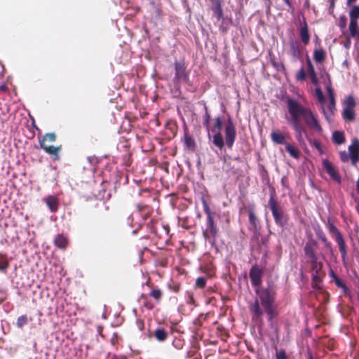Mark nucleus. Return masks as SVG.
<instances>
[{
	"instance_id": "nucleus-1",
	"label": "nucleus",
	"mask_w": 359,
	"mask_h": 359,
	"mask_svg": "<svg viewBox=\"0 0 359 359\" xmlns=\"http://www.w3.org/2000/svg\"><path fill=\"white\" fill-rule=\"evenodd\" d=\"M255 293L258 295L259 298L256 299L253 303L250 305V311L252 315V320L255 322H262V316L264 314V308L266 312L268 320H273V318L278 316L276 307L274 305L276 292L271 287L267 288L257 289Z\"/></svg>"
},
{
	"instance_id": "nucleus-2",
	"label": "nucleus",
	"mask_w": 359,
	"mask_h": 359,
	"mask_svg": "<svg viewBox=\"0 0 359 359\" xmlns=\"http://www.w3.org/2000/svg\"><path fill=\"white\" fill-rule=\"evenodd\" d=\"M222 126V118L219 116L215 118L212 126H210V130L215 133L212 136V143L220 150L224 148L225 144L229 149H231L236 137L235 125L231 119H229L224 127L225 141L221 133Z\"/></svg>"
},
{
	"instance_id": "nucleus-3",
	"label": "nucleus",
	"mask_w": 359,
	"mask_h": 359,
	"mask_svg": "<svg viewBox=\"0 0 359 359\" xmlns=\"http://www.w3.org/2000/svg\"><path fill=\"white\" fill-rule=\"evenodd\" d=\"M287 107H290L298 118L301 120L303 118L305 123L316 132L321 133L323 128L319 124L317 118L314 116L311 110L304 107L296 99L289 98L287 100Z\"/></svg>"
},
{
	"instance_id": "nucleus-4",
	"label": "nucleus",
	"mask_w": 359,
	"mask_h": 359,
	"mask_svg": "<svg viewBox=\"0 0 359 359\" xmlns=\"http://www.w3.org/2000/svg\"><path fill=\"white\" fill-rule=\"evenodd\" d=\"M268 205L271 211L276 224L284 229L288 224L290 217L280 205L274 190L271 192Z\"/></svg>"
},
{
	"instance_id": "nucleus-5",
	"label": "nucleus",
	"mask_w": 359,
	"mask_h": 359,
	"mask_svg": "<svg viewBox=\"0 0 359 359\" xmlns=\"http://www.w3.org/2000/svg\"><path fill=\"white\" fill-rule=\"evenodd\" d=\"M204 212L207 215L206 229L203 231L204 238L210 243H214L218 233V228L215 222L214 217L209 206L205 203Z\"/></svg>"
},
{
	"instance_id": "nucleus-6",
	"label": "nucleus",
	"mask_w": 359,
	"mask_h": 359,
	"mask_svg": "<svg viewBox=\"0 0 359 359\" xmlns=\"http://www.w3.org/2000/svg\"><path fill=\"white\" fill-rule=\"evenodd\" d=\"M56 140V135L54 133L45 134L42 139L39 140V145L44 151L49 155L53 156L54 160H59V152L62 149V146L54 147L49 145L48 143L53 142Z\"/></svg>"
},
{
	"instance_id": "nucleus-7",
	"label": "nucleus",
	"mask_w": 359,
	"mask_h": 359,
	"mask_svg": "<svg viewBox=\"0 0 359 359\" xmlns=\"http://www.w3.org/2000/svg\"><path fill=\"white\" fill-rule=\"evenodd\" d=\"M175 76L172 82L175 87L180 88L182 83H187L189 80V72L187 70L184 61L180 60L174 62Z\"/></svg>"
},
{
	"instance_id": "nucleus-8",
	"label": "nucleus",
	"mask_w": 359,
	"mask_h": 359,
	"mask_svg": "<svg viewBox=\"0 0 359 359\" xmlns=\"http://www.w3.org/2000/svg\"><path fill=\"white\" fill-rule=\"evenodd\" d=\"M288 112L290 115V118L288 122L292 125L295 134V138L299 143H304V140L303 135L306 133V128L301 123V120L298 118L296 114L293 111L290 107H287Z\"/></svg>"
},
{
	"instance_id": "nucleus-9",
	"label": "nucleus",
	"mask_w": 359,
	"mask_h": 359,
	"mask_svg": "<svg viewBox=\"0 0 359 359\" xmlns=\"http://www.w3.org/2000/svg\"><path fill=\"white\" fill-rule=\"evenodd\" d=\"M326 90L329 98V104L325 108L322 107L323 113L325 119L328 122H331V118L334 115L337 110L336 100L334 89L332 87L331 82L330 81L326 86Z\"/></svg>"
},
{
	"instance_id": "nucleus-10",
	"label": "nucleus",
	"mask_w": 359,
	"mask_h": 359,
	"mask_svg": "<svg viewBox=\"0 0 359 359\" xmlns=\"http://www.w3.org/2000/svg\"><path fill=\"white\" fill-rule=\"evenodd\" d=\"M263 274V270L257 265L251 267L249 276L253 287H259L262 285Z\"/></svg>"
},
{
	"instance_id": "nucleus-11",
	"label": "nucleus",
	"mask_w": 359,
	"mask_h": 359,
	"mask_svg": "<svg viewBox=\"0 0 359 359\" xmlns=\"http://www.w3.org/2000/svg\"><path fill=\"white\" fill-rule=\"evenodd\" d=\"M317 246L318 242L314 239H310L305 243L304 247V252L308 260L314 259V258L318 257L316 253Z\"/></svg>"
},
{
	"instance_id": "nucleus-12",
	"label": "nucleus",
	"mask_w": 359,
	"mask_h": 359,
	"mask_svg": "<svg viewBox=\"0 0 359 359\" xmlns=\"http://www.w3.org/2000/svg\"><path fill=\"white\" fill-rule=\"evenodd\" d=\"M323 165L331 178L339 183L341 182L340 176L339 175L337 171L335 170L331 162H330L327 159H324L323 161Z\"/></svg>"
},
{
	"instance_id": "nucleus-13",
	"label": "nucleus",
	"mask_w": 359,
	"mask_h": 359,
	"mask_svg": "<svg viewBox=\"0 0 359 359\" xmlns=\"http://www.w3.org/2000/svg\"><path fill=\"white\" fill-rule=\"evenodd\" d=\"M349 154L353 164H355L359 161V141L355 140L348 147Z\"/></svg>"
},
{
	"instance_id": "nucleus-14",
	"label": "nucleus",
	"mask_w": 359,
	"mask_h": 359,
	"mask_svg": "<svg viewBox=\"0 0 359 359\" xmlns=\"http://www.w3.org/2000/svg\"><path fill=\"white\" fill-rule=\"evenodd\" d=\"M212 5L211 9L213 11L214 14L217 17V20H219L223 18V11L222 6V1L221 0H210Z\"/></svg>"
},
{
	"instance_id": "nucleus-15",
	"label": "nucleus",
	"mask_w": 359,
	"mask_h": 359,
	"mask_svg": "<svg viewBox=\"0 0 359 359\" xmlns=\"http://www.w3.org/2000/svg\"><path fill=\"white\" fill-rule=\"evenodd\" d=\"M334 240L339 245L341 260L345 264L347 257V245L346 244L345 240L343 236H340L339 238H337Z\"/></svg>"
},
{
	"instance_id": "nucleus-16",
	"label": "nucleus",
	"mask_w": 359,
	"mask_h": 359,
	"mask_svg": "<svg viewBox=\"0 0 359 359\" xmlns=\"http://www.w3.org/2000/svg\"><path fill=\"white\" fill-rule=\"evenodd\" d=\"M271 140L276 144H286L285 135L278 130H273L271 133Z\"/></svg>"
},
{
	"instance_id": "nucleus-17",
	"label": "nucleus",
	"mask_w": 359,
	"mask_h": 359,
	"mask_svg": "<svg viewBox=\"0 0 359 359\" xmlns=\"http://www.w3.org/2000/svg\"><path fill=\"white\" fill-rule=\"evenodd\" d=\"M299 35L302 43L304 45L309 44L310 41V34L309 33L307 23L305 20L299 29Z\"/></svg>"
},
{
	"instance_id": "nucleus-18",
	"label": "nucleus",
	"mask_w": 359,
	"mask_h": 359,
	"mask_svg": "<svg viewBox=\"0 0 359 359\" xmlns=\"http://www.w3.org/2000/svg\"><path fill=\"white\" fill-rule=\"evenodd\" d=\"M306 65H307V72H308L309 76L311 79V83L313 85H317L318 83V79L317 77V74L315 71L314 67L312 65L311 60L309 57L306 60Z\"/></svg>"
},
{
	"instance_id": "nucleus-19",
	"label": "nucleus",
	"mask_w": 359,
	"mask_h": 359,
	"mask_svg": "<svg viewBox=\"0 0 359 359\" xmlns=\"http://www.w3.org/2000/svg\"><path fill=\"white\" fill-rule=\"evenodd\" d=\"M149 296L154 300L156 304H159L163 298V292L158 287H152Z\"/></svg>"
},
{
	"instance_id": "nucleus-20",
	"label": "nucleus",
	"mask_w": 359,
	"mask_h": 359,
	"mask_svg": "<svg viewBox=\"0 0 359 359\" xmlns=\"http://www.w3.org/2000/svg\"><path fill=\"white\" fill-rule=\"evenodd\" d=\"M307 262L310 264L313 273H323L322 271L323 263L321 262H318V257L314 258V259L307 260Z\"/></svg>"
},
{
	"instance_id": "nucleus-21",
	"label": "nucleus",
	"mask_w": 359,
	"mask_h": 359,
	"mask_svg": "<svg viewBox=\"0 0 359 359\" xmlns=\"http://www.w3.org/2000/svg\"><path fill=\"white\" fill-rule=\"evenodd\" d=\"M55 245L62 250H65L68 245V239L63 234H57L54 240Z\"/></svg>"
},
{
	"instance_id": "nucleus-22",
	"label": "nucleus",
	"mask_w": 359,
	"mask_h": 359,
	"mask_svg": "<svg viewBox=\"0 0 359 359\" xmlns=\"http://www.w3.org/2000/svg\"><path fill=\"white\" fill-rule=\"evenodd\" d=\"M154 336L158 341L163 342L168 337V332L163 327H158L154 331Z\"/></svg>"
},
{
	"instance_id": "nucleus-23",
	"label": "nucleus",
	"mask_w": 359,
	"mask_h": 359,
	"mask_svg": "<svg viewBox=\"0 0 359 359\" xmlns=\"http://www.w3.org/2000/svg\"><path fill=\"white\" fill-rule=\"evenodd\" d=\"M316 235L321 240V241L325 244V248L330 251V253H333V248L332 243L327 241V238L323 232V231L320 229L317 230Z\"/></svg>"
},
{
	"instance_id": "nucleus-24",
	"label": "nucleus",
	"mask_w": 359,
	"mask_h": 359,
	"mask_svg": "<svg viewBox=\"0 0 359 359\" xmlns=\"http://www.w3.org/2000/svg\"><path fill=\"white\" fill-rule=\"evenodd\" d=\"M46 205L52 212H57L58 209V200L53 196H49L46 199Z\"/></svg>"
},
{
	"instance_id": "nucleus-25",
	"label": "nucleus",
	"mask_w": 359,
	"mask_h": 359,
	"mask_svg": "<svg viewBox=\"0 0 359 359\" xmlns=\"http://www.w3.org/2000/svg\"><path fill=\"white\" fill-rule=\"evenodd\" d=\"M184 144L189 149L194 150L196 148V142L193 137L188 134L187 130H184Z\"/></svg>"
},
{
	"instance_id": "nucleus-26",
	"label": "nucleus",
	"mask_w": 359,
	"mask_h": 359,
	"mask_svg": "<svg viewBox=\"0 0 359 359\" xmlns=\"http://www.w3.org/2000/svg\"><path fill=\"white\" fill-rule=\"evenodd\" d=\"M285 151L295 159H299L300 157V151L294 144L287 142L285 144Z\"/></svg>"
},
{
	"instance_id": "nucleus-27",
	"label": "nucleus",
	"mask_w": 359,
	"mask_h": 359,
	"mask_svg": "<svg viewBox=\"0 0 359 359\" xmlns=\"http://www.w3.org/2000/svg\"><path fill=\"white\" fill-rule=\"evenodd\" d=\"M324 273H312L311 285L312 287L316 290L321 288L322 278Z\"/></svg>"
},
{
	"instance_id": "nucleus-28",
	"label": "nucleus",
	"mask_w": 359,
	"mask_h": 359,
	"mask_svg": "<svg viewBox=\"0 0 359 359\" xmlns=\"http://www.w3.org/2000/svg\"><path fill=\"white\" fill-rule=\"evenodd\" d=\"M261 243L262 244L265 243V241L264 238H261V241H259V235L255 233L251 240V248L252 250H259L261 248Z\"/></svg>"
},
{
	"instance_id": "nucleus-29",
	"label": "nucleus",
	"mask_w": 359,
	"mask_h": 359,
	"mask_svg": "<svg viewBox=\"0 0 359 359\" xmlns=\"http://www.w3.org/2000/svg\"><path fill=\"white\" fill-rule=\"evenodd\" d=\"M150 297L148 294H141L139 297V302L142 303V305L148 310H152L154 308V304L152 303L149 299Z\"/></svg>"
},
{
	"instance_id": "nucleus-30",
	"label": "nucleus",
	"mask_w": 359,
	"mask_h": 359,
	"mask_svg": "<svg viewBox=\"0 0 359 359\" xmlns=\"http://www.w3.org/2000/svg\"><path fill=\"white\" fill-rule=\"evenodd\" d=\"M326 57V53L323 48L315 49L313 59L317 63H322Z\"/></svg>"
},
{
	"instance_id": "nucleus-31",
	"label": "nucleus",
	"mask_w": 359,
	"mask_h": 359,
	"mask_svg": "<svg viewBox=\"0 0 359 359\" xmlns=\"http://www.w3.org/2000/svg\"><path fill=\"white\" fill-rule=\"evenodd\" d=\"M327 229L330 233L334 239L343 236L341 231L334 224V223L330 222V220H328Z\"/></svg>"
},
{
	"instance_id": "nucleus-32",
	"label": "nucleus",
	"mask_w": 359,
	"mask_h": 359,
	"mask_svg": "<svg viewBox=\"0 0 359 359\" xmlns=\"http://www.w3.org/2000/svg\"><path fill=\"white\" fill-rule=\"evenodd\" d=\"M327 229L330 233L334 239L343 236L341 231L334 224V223L330 222V220H328Z\"/></svg>"
},
{
	"instance_id": "nucleus-33",
	"label": "nucleus",
	"mask_w": 359,
	"mask_h": 359,
	"mask_svg": "<svg viewBox=\"0 0 359 359\" xmlns=\"http://www.w3.org/2000/svg\"><path fill=\"white\" fill-rule=\"evenodd\" d=\"M332 140L337 144H341L345 142V137L343 132L334 131L332 133Z\"/></svg>"
},
{
	"instance_id": "nucleus-34",
	"label": "nucleus",
	"mask_w": 359,
	"mask_h": 359,
	"mask_svg": "<svg viewBox=\"0 0 359 359\" xmlns=\"http://www.w3.org/2000/svg\"><path fill=\"white\" fill-rule=\"evenodd\" d=\"M342 116L346 121H353L355 119V113L353 109H344Z\"/></svg>"
},
{
	"instance_id": "nucleus-35",
	"label": "nucleus",
	"mask_w": 359,
	"mask_h": 359,
	"mask_svg": "<svg viewBox=\"0 0 359 359\" xmlns=\"http://www.w3.org/2000/svg\"><path fill=\"white\" fill-rule=\"evenodd\" d=\"M137 208H138V210L142 213L144 219L149 217L152 212L151 208L148 205L139 204L137 205Z\"/></svg>"
},
{
	"instance_id": "nucleus-36",
	"label": "nucleus",
	"mask_w": 359,
	"mask_h": 359,
	"mask_svg": "<svg viewBox=\"0 0 359 359\" xmlns=\"http://www.w3.org/2000/svg\"><path fill=\"white\" fill-rule=\"evenodd\" d=\"M350 35L352 37H359V32L358 31V21L357 20H350V23L348 26Z\"/></svg>"
},
{
	"instance_id": "nucleus-37",
	"label": "nucleus",
	"mask_w": 359,
	"mask_h": 359,
	"mask_svg": "<svg viewBox=\"0 0 359 359\" xmlns=\"http://www.w3.org/2000/svg\"><path fill=\"white\" fill-rule=\"evenodd\" d=\"M205 114L203 116V125L209 131L210 130V114L208 111V107L205 104L204 106Z\"/></svg>"
},
{
	"instance_id": "nucleus-38",
	"label": "nucleus",
	"mask_w": 359,
	"mask_h": 359,
	"mask_svg": "<svg viewBox=\"0 0 359 359\" xmlns=\"http://www.w3.org/2000/svg\"><path fill=\"white\" fill-rule=\"evenodd\" d=\"M290 51L292 55L296 58L299 59L302 57V51L298 45H297L295 43L292 42L290 44Z\"/></svg>"
},
{
	"instance_id": "nucleus-39",
	"label": "nucleus",
	"mask_w": 359,
	"mask_h": 359,
	"mask_svg": "<svg viewBox=\"0 0 359 359\" xmlns=\"http://www.w3.org/2000/svg\"><path fill=\"white\" fill-rule=\"evenodd\" d=\"M9 263L6 255L0 254V271L6 272Z\"/></svg>"
},
{
	"instance_id": "nucleus-40",
	"label": "nucleus",
	"mask_w": 359,
	"mask_h": 359,
	"mask_svg": "<svg viewBox=\"0 0 359 359\" xmlns=\"http://www.w3.org/2000/svg\"><path fill=\"white\" fill-rule=\"evenodd\" d=\"M350 20H357L359 19V6H353L349 12Z\"/></svg>"
},
{
	"instance_id": "nucleus-41",
	"label": "nucleus",
	"mask_w": 359,
	"mask_h": 359,
	"mask_svg": "<svg viewBox=\"0 0 359 359\" xmlns=\"http://www.w3.org/2000/svg\"><path fill=\"white\" fill-rule=\"evenodd\" d=\"M249 222L254 227L257 226V219L252 208L248 210Z\"/></svg>"
},
{
	"instance_id": "nucleus-42",
	"label": "nucleus",
	"mask_w": 359,
	"mask_h": 359,
	"mask_svg": "<svg viewBox=\"0 0 359 359\" xmlns=\"http://www.w3.org/2000/svg\"><path fill=\"white\" fill-rule=\"evenodd\" d=\"M315 96L317 98L318 101L322 104L323 105L324 103L325 102V98L324 97V95L322 92V90L320 89V88H316L315 89Z\"/></svg>"
},
{
	"instance_id": "nucleus-43",
	"label": "nucleus",
	"mask_w": 359,
	"mask_h": 359,
	"mask_svg": "<svg viewBox=\"0 0 359 359\" xmlns=\"http://www.w3.org/2000/svg\"><path fill=\"white\" fill-rule=\"evenodd\" d=\"M28 323V318L27 315H22L19 316L16 321V326L18 328H22Z\"/></svg>"
},
{
	"instance_id": "nucleus-44",
	"label": "nucleus",
	"mask_w": 359,
	"mask_h": 359,
	"mask_svg": "<svg viewBox=\"0 0 359 359\" xmlns=\"http://www.w3.org/2000/svg\"><path fill=\"white\" fill-rule=\"evenodd\" d=\"M346 107L344 109H354L355 101L353 96H348L345 100Z\"/></svg>"
},
{
	"instance_id": "nucleus-45",
	"label": "nucleus",
	"mask_w": 359,
	"mask_h": 359,
	"mask_svg": "<svg viewBox=\"0 0 359 359\" xmlns=\"http://www.w3.org/2000/svg\"><path fill=\"white\" fill-rule=\"evenodd\" d=\"M296 80L297 81H304L306 78V72L303 67H302L296 74Z\"/></svg>"
},
{
	"instance_id": "nucleus-46",
	"label": "nucleus",
	"mask_w": 359,
	"mask_h": 359,
	"mask_svg": "<svg viewBox=\"0 0 359 359\" xmlns=\"http://www.w3.org/2000/svg\"><path fill=\"white\" fill-rule=\"evenodd\" d=\"M196 287L198 288H204L206 285V278L204 277H198L196 280Z\"/></svg>"
},
{
	"instance_id": "nucleus-47",
	"label": "nucleus",
	"mask_w": 359,
	"mask_h": 359,
	"mask_svg": "<svg viewBox=\"0 0 359 359\" xmlns=\"http://www.w3.org/2000/svg\"><path fill=\"white\" fill-rule=\"evenodd\" d=\"M271 63L273 67L278 72H283L285 70V66L283 62H277L273 60H271Z\"/></svg>"
},
{
	"instance_id": "nucleus-48",
	"label": "nucleus",
	"mask_w": 359,
	"mask_h": 359,
	"mask_svg": "<svg viewBox=\"0 0 359 359\" xmlns=\"http://www.w3.org/2000/svg\"><path fill=\"white\" fill-rule=\"evenodd\" d=\"M339 155L342 162H347L351 158L350 154L346 151H340Z\"/></svg>"
},
{
	"instance_id": "nucleus-49",
	"label": "nucleus",
	"mask_w": 359,
	"mask_h": 359,
	"mask_svg": "<svg viewBox=\"0 0 359 359\" xmlns=\"http://www.w3.org/2000/svg\"><path fill=\"white\" fill-rule=\"evenodd\" d=\"M276 357V359H287L286 352L283 349H281L278 352H277Z\"/></svg>"
},
{
	"instance_id": "nucleus-50",
	"label": "nucleus",
	"mask_w": 359,
	"mask_h": 359,
	"mask_svg": "<svg viewBox=\"0 0 359 359\" xmlns=\"http://www.w3.org/2000/svg\"><path fill=\"white\" fill-rule=\"evenodd\" d=\"M334 282H335L336 285L338 287L343 288V289H346V285L344 283V282L339 277L336 278L334 279Z\"/></svg>"
},
{
	"instance_id": "nucleus-51",
	"label": "nucleus",
	"mask_w": 359,
	"mask_h": 359,
	"mask_svg": "<svg viewBox=\"0 0 359 359\" xmlns=\"http://www.w3.org/2000/svg\"><path fill=\"white\" fill-rule=\"evenodd\" d=\"M346 25V18L345 16L341 17L339 22L340 28L344 29Z\"/></svg>"
},
{
	"instance_id": "nucleus-52",
	"label": "nucleus",
	"mask_w": 359,
	"mask_h": 359,
	"mask_svg": "<svg viewBox=\"0 0 359 359\" xmlns=\"http://www.w3.org/2000/svg\"><path fill=\"white\" fill-rule=\"evenodd\" d=\"M8 90V87L6 85H1L0 86V93H6Z\"/></svg>"
},
{
	"instance_id": "nucleus-53",
	"label": "nucleus",
	"mask_w": 359,
	"mask_h": 359,
	"mask_svg": "<svg viewBox=\"0 0 359 359\" xmlns=\"http://www.w3.org/2000/svg\"><path fill=\"white\" fill-rule=\"evenodd\" d=\"M330 276L334 280L336 278H338V276L336 275V273L334 272L333 270H330L329 272Z\"/></svg>"
},
{
	"instance_id": "nucleus-54",
	"label": "nucleus",
	"mask_w": 359,
	"mask_h": 359,
	"mask_svg": "<svg viewBox=\"0 0 359 359\" xmlns=\"http://www.w3.org/2000/svg\"><path fill=\"white\" fill-rule=\"evenodd\" d=\"M356 1L357 0H348L347 1V4L348 5H351V4H353V3H355Z\"/></svg>"
},
{
	"instance_id": "nucleus-55",
	"label": "nucleus",
	"mask_w": 359,
	"mask_h": 359,
	"mask_svg": "<svg viewBox=\"0 0 359 359\" xmlns=\"http://www.w3.org/2000/svg\"><path fill=\"white\" fill-rule=\"evenodd\" d=\"M283 1L288 5L290 7L291 6L290 0H283Z\"/></svg>"
},
{
	"instance_id": "nucleus-56",
	"label": "nucleus",
	"mask_w": 359,
	"mask_h": 359,
	"mask_svg": "<svg viewBox=\"0 0 359 359\" xmlns=\"http://www.w3.org/2000/svg\"><path fill=\"white\" fill-rule=\"evenodd\" d=\"M179 289H180V287L179 286H175V287L173 288V290L175 292H177L179 291Z\"/></svg>"
},
{
	"instance_id": "nucleus-57",
	"label": "nucleus",
	"mask_w": 359,
	"mask_h": 359,
	"mask_svg": "<svg viewBox=\"0 0 359 359\" xmlns=\"http://www.w3.org/2000/svg\"><path fill=\"white\" fill-rule=\"evenodd\" d=\"M140 325H141V329H142V328H143V327H144V323H143V322H142V321H140Z\"/></svg>"
},
{
	"instance_id": "nucleus-58",
	"label": "nucleus",
	"mask_w": 359,
	"mask_h": 359,
	"mask_svg": "<svg viewBox=\"0 0 359 359\" xmlns=\"http://www.w3.org/2000/svg\"><path fill=\"white\" fill-rule=\"evenodd\" d=\"M357 211H358V212L359 214V205L357 207Z\"/></svg>"
},
{
	"instance_id": "nucleus-59",
	"label": "nucleus",
	"mask_w": 359,
	"mask_h": 359,
	"mask_svg": "<svg viewBox=\"0 0 359 359\" xmlns=\"http://www.w3.org/2000/svg\"><path fill=\"white\" fill-rule=\"evenodd\" d=\"M309 359H313V357L311 355H309Z\"/></svg>"
},
{
	"instance_id": "nucleus-60",
	"label": "nucleus",
	"mask_w": 359,
	"mask_h": 359,
	"mask_svg": "<svg viewBox=\"0 0 359 359\" xmlns=\"http://www.w3.org/2000/svg\"><path fill=\"white\" fill-rule=\"evenodd\" d=\"M190 299V302H192L194 300L192 297H191Z\"/></svg>"
}]
</instances>
